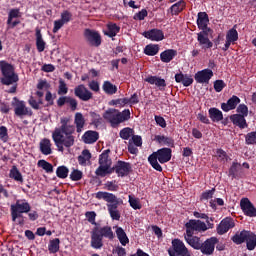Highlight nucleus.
Segmentation results:
<instances>
[{
    "label": "nucleus",
    "mask_w": 256,
    "mask_h": 256,
    "mask_svg": "<svg viewBox=\"0 0 256 256\" xmlns=\"http://www.w3.org/2000/svg\"><path fill=\"white\" fill-rule=\"evenodd\" d=\"M85 217L91 225H95L90 232V247H92V249H101L103 247V239H109V241L115 239V233H113L111 226H97V222L95 221L97 213H95V211L86 212Z\"/></svg>",
    "instance_id": "2"
},
{
    "label": "nucleus",
    "mask_w": 256,
    "mask_h": 256,
    "mask_svg": "<svg viewBox=\"0 0 256 256\" xmlns=\"http://www.w3.org/2000/svg\"><path fill=\"white\" fill-rule=\"evenodd\" d=\"M109 153H111V150L107 149L99 155L98 163L100 166L96 169V171H107L109 165L113 163L111 158H109Z\"/></svg>",
    "instance_id": "19"
},
{
    "label": "nucleus",
    "mask_w": 256,
    "mask_h": 256,
    "mask_svg": "<svg viewBox=\"0 0 256 256\" xmlns=\"http://www.w3.org/2000/svg\"><path fill=\"white\" fill-rule=\"evenodd\" d=\"M0 139L4 143L9 141V130L5 126H0Z\"/></svg>",
    "instance_id": "57"
},
{
    "label": "nucleus",
    "mask_w": 256,
    "mask_h": 256,
    "mask_svg": "<svg viewBox=\"0 0 256 256\" xmlns=\"http://www.w3.org/2000/svg\"><path fill=\"white\" fill-rule=\"evenodd\" d=\"M219 243L217 237H211L202 242L200 251L203 255H213L215 253V245Z\"/></svg>",
    "instance_id": "13"
},
{
    "label": "nucleus",
    "mask_w": 256,
    "mask_h": 256,
    "mask_svg": "<svg viewBox=\"0 0 256 256\" xmlns=\"http://www.w3.org/2000/svg\"><path fill=\"white\" fill-rule=\"evenodd\" d=\"M103 119L110 123L111 127H119V113L115 108L107 109L103 115Z\"/></svg>",
    "instance_id": "14"
},
{
    "label": "nucleus",
    "mask_w": 256,
    "mask_h": 256,
    "mask_svg": "<svg viewBox=\"0 0 256 256\" xmlns=\"http://www.w3.org/2000/svg\"><path fill=\"white\" fill-rule=\"evenodd\" d=\"M213 31H201L197 33V41L203 51L213 49V42L209 39V33Z\"/></svg>",
    "instance_id": "12"
},
{
    "label": "nucleus",
    "mask_w": 256,
    "mask_h": 256,
    "mask_svg": "<svg viewBox=\"0 0 256 256\" xmlns=\"http://www.w3.org/2000/svg\"><path fill=\"white\" fill-rule=\"evenodd\" d=\"M74 123L76 125L77 133H81L83 131V127H85V117L81 112H77L75 114Z\"/></svg>",
    "instance_id": "34"
},
{
    "label": "nucleus",
    "mask_w": 256,
    "mask_h": 256,
    "mask_svg": "<svg viewBox=\"0 0 256 256\" xmlns=\"http://www.w3.org/2000/svg\"><path fill=\"white\" fill-rule=\"evenodd\" d=\"M56 175L59 179H67L69 177V168L67 166H59L56 169Z\"/></svg>",
    "instance_id": "48"
},
{
    "label": "nucleus",
    "mask_w": 256,
    "mask_h": 256,
    "mask_svg": "<svg viewBox=\"0 0 256 256\" xmlns=\"http://www.w3.org/2000/svg\"><path fill=\"white\" fill-rule=\"evenodd\" d=\"M36 49L38 53H43L45 51V40H43V35L41 34V29L36 28Z\"/></svg>",
    "instance_id": "32"
},
{
    "label": "nucleus",
    "mask_w": 256,
    "mask_h": 256,
    "mask_svg": "<svg viewBox=\"0 0 256 256\" xmlns=\"http://www.w3.org/2000/svg\"><path fill=\"white\" fill-rule=\"evenodd\" d=\"M186 3L183 0L178 1L170 7V11L172 15H179L185 9Z\"/></svg>",
    "instance_id": "41"
},
{
    "label": "nucleus",
    "mask_w": 256,
    "mask_h": 256,
    "mask_svg": "<svg viewBox=\"0 0 256 256\" xmlns=\"http://www.w3.org/2000/svg\"><path fill=\"white\" fill-rule=\"evenodd\" d=\"M177 55V50L175 49H167L160 54V61L162 63H171L173 59H175V56Z\"/></svg>",
    "instance_id": "27"
},
{
    "label": "nucleus",
    "mask_w": 256,
    "mask_h": 256,
    "mask_svg": "<svg viewBox=\"0 0 256 256\" xmlns=\"http://www.w3.org/2000/svg\"><path fill=\"white\" fill-rule=\"evenodd\" d=\"M186 228V235L191 237V235L195 234V231L197 233H204V231H207V224L201 220L191 219L185 224Z\"/></svg>",
    "instance_id": "9"
},
{
    "label": "nucleus",
    "mask_w": 256,
    "mask_h": 256,
    "mask_svg": "<svg viewBox=\"0 0 256 256\" xmlns=\"http://www.w3.org/2000/svg\"><path fill=\"white\" fill-rule=\"evenodd\" d=\"M133 133H135L133 128L126 127V128H123L122 130H120L119 136L124 141H129V139H131V136H133Z\"/></svg>",
    "instance_id": "46"
},
{
    "label": "nucleus",
    "mask_w": 256,
    "mask_h": 256,
    "mask_svg": "<svg viewBox=\"0 0 256 256\" xmlns=\"http://www.w3.org/2000/svg\"><path fill=\"white\" fill-rule=\"evenodd\" d=\"M60 123L61 126L55 128L52 132V139L58 151L63 153L65 147L70 149V147L75 145V136H73V133H75V126L69 124V118L67 117L61 118Z\"/></svg>",
    "instance_id": "1"
},
{
    "label": "nucleus",
    "mask_w": 256,
    "mask_h": 256,
    "mask_svg": "<svg viewBox=\"0 0 256 256\" xmlns=\"http://www.w3.org/2000/svg\"><path fill=\"white\" fill-rule=\"evenodd\" d=\"M129 203H130V207H132V209H135L137 211V209H141V203H139V200L137 198H133L131 195H129Z\"/></svg>",
    "instance_id": "62"
},
{
    "label": "nucleus",
    "mask_w": 256,
    "mask_h": 256,
    "mask_svg": "<svg viewBox=\"0 0 256 256\" xmlns=\"http://www.w3.org/2000/svg\"><path fill=\"white\" fill-rule=\"evenodd\" d=\"M236 111L237 113H239V115H243L244 117H247V115H249V108L245 104L238 105Z\"/></svg>",
    "instance_id": "61"
},
{
    "label": "nucleus",
    "mask_w": 256,
    "mask_h": 256,
    "mask_svg": "<svg viewBox=\"0 0 256 256\" xmlns=\"http://www.w3.org/2000/svg\"><path fill=\"white\" fill-rule=\"evenodd\" d=\"M9 177L18 183H23V174H21L17 166H13L12 169H10Z\"/></svg>",
    "instance_id": "43"
},
{
    "label": "nucleus",
    "mask_w": 256,
    "mask_h": 256,
    "mask_svg": "<svg viewBox=\"0 0 256 256\" xmlns=\"http://www.w3.org/2000/svg\"><path fill=\"white\" fill-rule=\"evenodd\" d=\"M235 227V220L231 217H226L221 222L216 228V231L218 235H225L229 231V229H233Z\"/></svg>",
    "instance_id": "18"
},
{
    "label": "nucleus",
    "mask_w": 256,
    "mask_h": 256,
    "mask_svg": "<svg viewBox=\"0 0 256 256\" xmlns=\"http://www.w3.org/2000/svg\"><path fill=\"white\" fill-rule=\"evenodd\" d=\"M38 167L43 168L46 173H53V164L47 162L46 160H39Z\"/></svg>",
    "instance_id": "50"
},
{
    "label": "nucleus",
    "mask_w": 256,
    "mask_h": 256,
    "mask_svg": "<svg viewBox=\"0 0 256 256\" xmlns=\"http://www.w3.org/2000/svg\"><path fill=\"white\" fill-rule=\"evenodd\" d=\"M74 95L80 99V101L84 102L91 101V99H93V92L83 84H80L74 88Z\"/></svg>",
    "instance_id": "11"
},
{
    "label": "nucleus",
    "mask_w": 256,
    "mask_h": 256,
    "mask_svg": "<svg viewBox=\"0 0 256 256\" xmlns=\"http://www.w3.org/2000/svg\"><path fill=\"white\" fill-rule=\"evenodd\" d=\"M69 88L63 79L59 80L58 95H67Z\"/></svg>",
    "instance_id": "54"
},
{
    "label": "nucleus",
    "mask_w": 256,
    "mask_h": 256,
    "mask_svg": "<svg viewBox=\"0 0 256 256\" xmlns=\"http://www.w3.org/2000/svg\"><path fill=\"white\" fill-rule=\"evenodd\" d=\"M224 87H227V84H225V81L223 80L214 81V90L216 91V93H221Z\"/></svg>",
    "instance_id": "59"
},
{
    "label": "nucleus",
    "mask_w": 256,
    "mask_h": 256,
    "mask_svg": "<svg viewBox=\"0 0 256 256\" xmlns=\"http://www.w3.org/2000/svg\"><path fill=\"white\" fill-rule=\"evenodd\" d=\"M130 119H131V110L124 109L122 112L118 110L119 125H121V123H125V121H129Z\"/></svg>",
    "instance_id": "45"
},
{
    "label": "nucleus",
    "mask_w": 256,
    "mask_h": 256,
    "mask_svg": "<svg viewBox=\"0 0 256 256\" xmlns=\"http://www.w3.org/2000/svg\"><path fill=\"white\" fill-rule=\"evenodd\" d=\"M145 81L150 85H156V87H159L160 91L167 87V82H165V79L159 78L157 76H149L145 79Z\"/></svg>",
    "instance_id": "29"
},
{
    "label": "nucleus",
    "mask_w": 256,
    "mask_h": 256,
    "mask_svg": "<svg viewBox=\"0 0 256 256\" xmlns=\"http://www.w3.org/2000/svg\"><path fill=\"white\" fill-rule=\"evenodd\" d=\"M31 211V204L25 199L16 200L15 204L10 206V213L12 221H17L23 217V213H29Z\"/></svg>",
    "instance_id": "6"
},
{
    "label": "nucleus",
    "mask_w": 256,
    "mask_h": 256,
    "mask_svg": "<svg viewBox=\"0 0 256 256\" xmlns=\"http://www.w3.org/2000/svg\"><path fill=\"white\" fill-rule=\"evenodd\" d=\"M226 39H229L230 41H233L234 43L236 41H239V32H237V29H235V27L228 30V32L226 34Z\"/></svg>",
    "instance_id": "49"
},
{
    "label": "nucleus",
    "mask_w": 256,
    "mask_h": 256,
    "mask_svg": "<svg viewBox=\"0 0 256 256\" xmlns=\"http://www.w3.org/2000/svg\"><path fill=\"white\" fill-rule=\"evenodd\" d=\"M73 19V14L69 12L68 10H65L61 13L60 21L64 22V25L69 23Z\"/></svg>",
    "instance_id": "58"
},
{
    "label": "nucleus",
    "mask_w": 256,
    "mask_h": 256,
    "mask_svg": "<svg viewBox=\"0 0 256 256\" xmlns=\"http://www.w3.org/2000/svg\"><path fill=\"white\" fill-rule=\"evenodd\" d=\"M241 103V98L233 95L226 103L221 104V109L224 113H229V111H233V109H237V105Z\"/></svg>",
    "instance_id": "22"
},
{
    "label": "nucleus",
    "mask_w": 256,
    "mask_h": 256,
    "mask_svg": "<svg viewBox=\"0 0 256 256\" xmlns=\"http://www.w3.org/2000/svg\"><path fill=\"white\" fill-rule=\"evenodd\" d=\"M89 116H90V125H93V127H95V129H97L98 127H101V125H103V117H101V114L95 112V111H90L89 112Z\"/></svg>",
    "instance_id": "31"
},
{
    "label": "nucleus",
    "mask_w": 256,
    "mask_h": 256,
    "mask_svg": "<svg viewBox=\"0 0 256 256\" xmlns=\"http://www.w3.org/2000/svg\"><path fill=\"white\" fill-rule=\"evenodd\" d=\"M196 23L198 25V29L201 31H213L211 28L207 27V25H209V15L207 12H199Z\"/></svg>",
    "instance_id": "21"
},
{
    "label": "nucleus",
    "mask_w": 256,
    "mask_h": 256,
    "mask_svg": "<svg viewBox=\"0 0 256 256\" xmlns=\"http://www.w3.org/2000/svg\"><path fill=\"white\" fill-rule=\"evenodd\" d=\"M108 105L116 107H125V105H129V98L113 99L108 103Z\"/></svg>",
    "instance_id": "47"
},
{
    "label": "nucleus",
    "mask_w": 256,
    "mask_h": 256,
    "mask_svg": "<svg viewBox=\"0 0 256 256\" xmlns=\"http://www.w3.org/2000/svg\"><path fill=\"white\" fill-rule=\"evenodd\" d=\"M171 157H173V150H171V148H161L156 152H153L148 157V162L150 163L151 167L155 169V171L162 173L163 167H161V164L163 165L165 163H169V161H171Z\"/></svg>",
    "instance_id": "4"
},
{
    "label": "nucleus",
    "mask_w": 256,
    "mask_h": 256,
    "mask_svg": "<svg viewBox=\"0 0 256 256\" xmlns=\"http://www.w3.org/2000/svg\"><path fill=\"white\" fill-rule=\"evenodd\" d=\"M213 195H215V188H212L211 190H206L203 192L200 196L201 201H208V199H213Z\"/></svg>",
    "instance_id": "55"
},
{
    "label": "nucleus",
    "mask_w": 256,
    "mask_h": 256,
    "mask_svg": "<svg viewBox=\"0 0 256 256\" xmlns=\"http://www.w3.org/2000/svg\"><path fill=\"white\" fill-rule=\"evenodd\" d=\"M67 105H69L71 111H77V106L79 105V103L77 102V99L68 96V100H67Z\"/></svg>",
    "instance_id": "60"
},
{
    "label": "nucleus",
    "mask_w": 256,
    "mask_h": 256,
    "mask_svg": "<svg viewBox=\"0 0 256 256\" xmlns=\"http://www.w3.org/2000/svg\"><path fill=\"white\" fill-rule=\"evenodd\" d=\"M107 29L108 31L105 32V35H107V37H117V33H119L121 31V27H119L116 23L113 22H109L107 24Z\"/></svg>",
    "instance_id": "35"
},
{
    "label": "nucleus",
    "mask_w": 256,
    "mask_h": 256,
    "mask_svg": "<svg viewBox=\"0 0 256 256\" xmlns=\"http://www.w3.org/2000/svg\"><path fill=\"white\" fill-rule=\"evenodd\" d=\"M208 115L213 123H219V121H223V112H221V110L218 108H210L208 110Z\"/></svg>",
    "instance_id": "33"
},
{
    "label": "nucleus",
    "mask_w": 256,
    "mask_h": 256,
    "mask_svg": "<svg viewBox=\"0 0 256 256\" xmlns=\"http://www.w3.org/2000/svg\"><path fill=\"white\" fill-rule=\"evenodd\" d=\"M52 144L51 140L49 138H43L40 141V152L42 155H51L53 153V150L51 149Z\"/></svg>",
    "instance_id": "30"
},
{
    "label": "nucleus",
    "mask_w": 256,
    "mask_h": 256,
    "mask_svg": "<svg viewBox=\"0 0 256 256\" xmlns=\"http://www.w3.org/2000/svg\"><path fill=\"white\" fill-rule=\"evenodd\" d=\"M116 235L118 238V241L125 247L129 243V237H127V233H125V230L123 228L118 227L116 229Z\"/></svg>",
    "instance_id": "37"
},
{
    "label": "nucleus",
    "mask_w": 256,
    "mask_h": 256,
    "mask_svg": "<svg viewBox=\"0 0 256 256\" xmlns=\"http://www.w3.org/2000/svg\"><path fill=\"white\" fill-rule=\"evenodd\" d=\"M184 239H185L186 243H188V245H190V247H192V249H196V251H200L201 245L203 243L201 238H199L197 236H193V235L189 236V234H186L184 236Z\"/></svg>",
    "instance_id": "26"
},
{
    "label": "nucleus",
    "mask_w": 256,
    "mask_h": 256,
    "mask_svg": "<svg viewBox=\"0 0 256 256\" xmlns=\"http://www.w3.org/2000/svg\"><path fill=\"white\" fill-rule=\"evenodd\" d=\"M245 241L248 251H254L256 247V234L250 231V234Z\"/></svg>",
    "instance_id": "44"
},
{
    "label": "nucleus",
    "mask_w": 256,
    "mask_h": 256,
    "mask_svg": "<svg viewBox=\"0 0 256 256\" xmlns=\"http://www.w3.org/2000/svg\"><path fill=\"white\" fill-rule=\"evenodd\" d=\"M12 107H14L16 117L33 116V110L25 105V101L19 100L17 97L13 98Z\"/></svg>",
    "instance_id": "8"
},
{
    "label": "nucleus",
    "mask_w": 256,
    "mask_h": 256,
    "mask_svg": "<svg viewBox=\"0 0 256 256\" xmlns=\"http://www.w3.org/2000/svg\"><path fill=\"white\" fill-rule=\"evenodd\" d=\"M98 200L105 201L108 213L113 221H119L121 219V212H119V205H123V199L118 198L111 192L99 191L95 194Z\"/></svg>",
    "instance_id": "3"
},
{
    "label": "nucleus",
    "mask_w": 256,
    "mask_h": 256,
    "mask_svg": "<svg viewBox=\"0 0 256 256\" xmlns=\"http://www.w3.org/2000/svg\"><path fill=\"white\" fill-rule=\"evenodd\" d=\"M240 208L242 209L246 217H256V208L255 205L251 203L249 198H242L240 201Z\"/></svg>",
    "instance_id": "16"
},
{
    "label": "nucleus",
    "mask_w": 256,
    "mask_h": 256,
    "mask_svg": "<svg viewBox=\"0 0 256 256\" xmlns=\"http://www.w3.org/2000/svg\"><path fill=\"white\" fill-rule=\"evenodd\" d=\"M102 89L106 95H115L117 93V87L109 81H104Z\"/></svg>",
    "instance_id": "42"
},
{
    "label": "nucleus",
    "mask_w": 256,
    "mask_h": 256,
    "mask_svg": "<svg viewBox=\"0 0 256 256\" xmlns=\"http://www.w3.org/2000/svg\"><path fill=\"white\" fill-rule=\"evenodd\" d=\"M0 70L3 76L1 78L2 85H13V83L19 81V75L15 73V67L7 61H0Z\"/></svg>",
    "instance_id": "5"
},
{
    "label": "nucleus",
    "mask_w": 256,
    "mask_h": 256,
    "mask_svg": "<svg viewBox=\"0 0 256 256\" xmlns=\"http://www.w3.org/2000/svg\"><path fill=\"white\" fill-rule=\"evenodd\" d=\"M84 39L87 44L91 47H100L101 46V34L95 30L86 28L84 30Z\"/></svg>",
    "instance_id": "10"
},
{
    "label": "nucleus",
    "mask_w": 256,
    "mask_h": 256,
    "mask_svg": "<svg viewBox=\"0 0 256 256\" xmlns=\"http://www.w3.org/2000/svg\"><path fill=\"white\" fill-rule=\"evenodd\" d=\"M70 179L71 181H81V179H83V172L80 170L74 169L70 173Z\"/></svg>",
    "instance_id": "56"
},
{
    "label": "nucleus",
    "mask_w": 256,
    "mask_h": 256,
    "mask_svg": "<svg viewBox=\"0 0 256 256\" xmlns=\"http://www.w3.org/2000/svg\"><path fill=\"white\" fill-rule=\"evenodd\" d=\"M104 187L107 191H119V185L117 184V181L113 180V181H107L104 184Z\"/></svg>",
    "instance_id": "53"
},
{
    "label": "nucleus",
    "mask_w": 256,
    "mask_h": 256,
    "mask_svg": "<svg viewBox=\"0 0 256 256\" xmlns=\"http://www.w3.org/2000/svg\"><path fill=\"white\" fill-rule=\"evenodd\" d=\"M116 174L118 177H127L131 173V164L129 162L119 160L115 164Z\"/></svg>",
    "instance_id": "20"
},
{
    "label": "nucleus",
    "mask_w": 256,
    "mask_h": 256,
    "mask_svg": "<svg viewBox=\"0 0 256 256\" xmlns=\"http://www.w3.org/2000/svg\"><path fill=\"white\" fill-rule=\"evenodd\" d=\"M111 173H116L115 165L111 168V165H108V168L104 171L96 170L95 174L98 177H105V175H111Z\"/></svg>",
    "instance_id": "52"
},
{
    "label": "nucleus",
    "mask_w": 256,
    "mask_h": 256,
    "mask_svg": "<svg viewBox=\"0 0 256 256\" xmlns=\"http://www.w3.org/2000/svg\"><path fill=\"white\" fill-rule=\"evenodd\" d=\"M155 141H157L158 143H163V145H166L167 147H175V140L165 135H156Z\"/></svg>",
    "instance_id": "36"
},
{
    "label": "nucleus",
    "mask_w": 256,
    "mask_h": 256,
    "mask_svg": "<svg viewBox=\"0 0 256 256\" xmlns=\"http://www.w3.org/2000/svg\"><path fill=\"white\" fill-rule=\"evenodd\" d=\"M147 15H148L147 9H142L141 11H139L134 15V19L138 21H143L145 17H147Z\"/></svg>",
    "instance_id": "64"
},
{
    "label": "nucleus",
    "mask_w": 256,
    "mask_h": 256,
    "mask_svg": "<svg viewBox=\"0 0 256 256\" xmlns=\"http://www.w3.org/2000/svg\"><path fill=\"white\" fill-rule=\"evenodd\" d=\"M246 116L241 114H232L230 116V121L235 125V127H239V129H247L249 124H247V120L245 119Z\"/></svg>",
    "instance_id": "24"
},
{
    "label": "nucleus",
    "mask_w": 256,
    "mask_h": 256,
    "mask_svg": "<svg viewBox=\"0 0 256 256\" xmlns=\"http://www.w3.org/2000/svg\"><path fill=\"white\" fill-rule=\"evenodd\" d=\"M144 37L150 39V41H163L165 39V34L163 33V30L154 28L144 32Z\"/></svg>",
    "instance_id": "23"
},
{
    "label": "nucleus",
    "mask_w": 256,
    "mask_h": 256,
    "mask_svg": "<svg viewBox=\"0 0 256 256\" xmlns=\"http://www.w3.org/2000/svg\"><path fill=\"white\" fill-rule=\"evenodd\" d=\"M154 120L156 122V125H159V127H162V129H165L167 127V121H165V118L163 116H154Z\"/></svg>",
    "instance_id": "63"
},
{
    "label": "nucleus",
    "mask_w": 256,
    "mask_h": 256,
    "mask_svg": "<svg viewBox=\"0 0 256 256\" xmlns=\"http://www.w3.org/2000/svg\"><path fill=\"white\" fill-rule=\"evenodd\" d=\"M82 141L86 145H93V143H97L99 141V132L88 130L82 135Z\"/></svg>",
    "instance_id": "25"
},
{
    "label": "nucleus",
    "mask_w": 256,
    "mask_h": 256,
    "mask_svg": "<svg viewBox=\"0 0 256 256\" xmlns=\"http://www.w3.org/2000/svg\"><path fill=\"white\" fill-rule=\"evenodd\" d=\"M60 245H61V240L59 238H54L50 240L48 244L49 253H53V254L59 253Z\"/></svg>",
    "instance_id": "40"
},
{
    "label": "nucleus",
    "mask_w": 256,
    "mask_h": 256,
    "mask_svg": "<svg viewBox=\"0 0 256 256\" xmlns=\"http://www.w3.org/2000/svg\"><path fill=\"white\" fill-rule=\"evenodd\" d=\"M19 17H21V10L19 8H13L9 11L7 19L8 29H15L17 25L21 24Z\"/></svg>",
    "instance_id": "15"
},
{
    "label": "nucleus",
    "mask_w": 256,
    "mask_h": 256,
    "mask_svg": "<svg viewBox=\"0 0 256 256\" xmlns=\"http://www.w3.org/2000/svg\"><path fill=\"white\" fill-rule=\"evenodd\" d=\"M251 233V231L248 230H242L241 232H237L232 238L231 240L233 241V243H235L236 245H242V243H245L247 237H249V234Z\"/></svg>",
    "instance_id": "28"
},
{
    "label": "nucleus",
    "mask_w": 256,
    "mask_h": 256,
    "mask_svg": "<svg viewBox=\"0 0 256 256\" xmlns=\"http://www.w3.org/2000/svg\"><path fill=\"white\" fill-rule=\"evenodd\" d=\"M241 170V163L232 162V165L229 168L228 176L232 179H237L239 177V171Z\"/></svg>",
    "instance_id": "38"
},
{
    "label": "nucleus",
    "mask_w": 256,
    "mask_h": 256,
    "mask_svg": "<svg viewBox=\"0 0 256 256\" xmlns=\"http://www.w3.org/2000/svg\"><path fill=\"white\" fill-rule=\"evenodd\" d=\"M168 255L191 256V252H189V249L187 248V246H185V243H183V241L176 238L172 240V246L168 249Z\"/></svg>",
    "instance_id": "7"
},
{
    "label": "nucleus",
    "mask_w": 256,
    "mask_h": 256,
    "mask_svg": "<svg viewBox=\"0 0 256 256\" xmlns=\"http://www.w3.org/2000/svg\"><path fill=\"white\" fill-rule=\"evenodd\" d=\"M212 78H213V70L209 68L200 70L194 75V79L196 83H200V84H204V83L209 84V81H211Z\"/></svg>",
    "instance_id": "17"
},
{
    "label": "nucleus",
    "mask_w": 256,
    "mask_h": 256,
    "mask_svg": "<svg viewBox=\"0 0 256 256\" xmlns=\"http://www.w3.org/2000/svg\"><path fill=\"white\" fill-rule=\"evenodd\" d=\"M246 145H256V131L249 132L245 135Z\"/></svg>",
    "instance_id": "51"
},
{
    "label": "nucleus",
    "mask_w": 256,
    "mask_h": 256,
    "mask_svg": "<svg viewBox=\"0 0 256 256\" xmlns=\"http://www.w3.org/2000/svg\"><path fill=\"white\" fill-rule=\"evenodd\" d=\"M159 53L158 44H148L144 48V54L148 55V57H155Z\"/></svg>",
    "instance_id": "39"
}]
</instances>
